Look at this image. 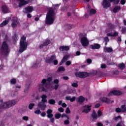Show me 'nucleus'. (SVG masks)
<instances>
[{
  "label": "nucleus",
  "instance_id": "obj_1",
  "mask_svg": "<svg viewBox=\"0 0 126 126\" xmlns=\"http://www.w3.org/2000/svg\"><path fill=\"white\" fill-rule=\"evenodd\" d=\"M53 78L49 77L46 79H43L41 81V84L39 85V91L40 92H47V89H49L51 86V81H52Z\"/></svg>",
  "mask_w": 126,
  "mask_h": 126
},
{
  "label": "nucleus",
  "instance_id": "obj_2",
  "mask_svg": "<svg viewBox=\"0 0 126 126\" xmlns=\"http://www.w3.org/2000/svg\"><path fill=\"white\" fill-rule=\"evenodd\" d=\"M47 9L48 11L45 18V24H47V25H51V24L54 23V21H55V19H54L55 14H56V13H55V9L50 7Z\"/></svg>",
  "mask_w": 126,
  "mask_h": 126
},
{
  "label": "nucleus",
  "instance_id": "obj_3",
  "mask_svg": "<svg viewBox=\"0 0 126 126\" xmlns=\"http://www.w3.org/2000/svg\"><path fill=\"white\" fill-rule=\"evenodd\" d=\"M10 52V49H9L8 44L6 43V41H3L0 49V54L4 57H7Z\"/></svg>",
  "mask_w": 126,
  "mask_h": 126
},
{
  "label": "nucleus",
  "instance_id": "obj_4",
  "mask_svg": "<svg viewBox=\"0 0 126 126\" xmlns=\"http://www.w3.org/2000/svg\"><path fill=\"white\" fill-rule=\"evenodd\" d=\"M26 41V36L23 35L20 39V48L19 52V53H23L24 51H26L27 49V47H28V43Z\"/></svg>",
  "mask_w": 126,
  "mask_h": 126
},
{
  "label": "nucleus",
  "instance_id": "obj_5",
  "mask_svg": "<svg viewBox=\"0 0 126 126\" xmlns=\"http://www.w3.org/2000/svg\"><path fill=\"white\" fill-rule=\"evenodd\" d=\"M16 104V101L14 100H10L8 102H5L2 103L0 105V114H1L2 112V109H7L10 108V107H13Z\"/></svg>",
  "mask_w": 126,
  "mask_h": 126
},
{
  "label": "nucleus",
  "instance_id": "obj_6",
  "mask_svg": "<svg viewBox=\"0 0 126 126\" xmlns=\"http://www.w3.org/2000/svg\"><path fill=\"white\" fill-rule=\"evenodd\" d=\"M75 75L79 78H86L89 76V73L87 72H76L75 73Z\"/></svg>",
  "mask_w": 126,
  "mask_h": 126
},
{
  "label": "nucleus",
  "instance_id": "obj_7",
  "mask_svg": "<svg viewBox=\"0 0 126 126\" xmlns=\"http://www.w3.org/2000/svg\"><path fill=\"white\" fill-rule=\"evenodd\" d=\"M52 113L53 110H52V109H49L46 111L47 118H48V119H50V121L52 124H54V123H55V118H53V117H54V115Z\"/></svg>",
  "mask_w": 126,
  "mask_h": 126
},
{
  "label": "nucleus",
  "instance_id": "obj_8",
  "mask_svg": "<svg viewBox=\"0 0 126 126\" xmlns=\"http://www.w3.org/2000/svg\"><path fill=\"white\" fill-rule=\"evenodd\" d=\"M123 94V92L120 90H113L111 91L108 94V96H112V95H114V96H121V95Z\"/></svg>",
  "mask_w": 126,
  "mask_h": 126
},
{
  "label": "nucleus",
  "instance_id": "obj_9",
  "mask_svg": "<svg viewBox=\"0 0 126 126\" xmlns=\"http://www.w3.org/2000/svg\"><path fill=\"white\" fill-rule=\"evenodd\" d=\"M81 43L83 47H87V46L89 45V41L88 40V39H87V37L84 36L81 39Z\"/></svg>",
  "mask_w": 126,
  "mask_h": 126
},
{
  "label": "nucleus",
  "instance_id": "obj_10",
  "mask_svg": "<svg viewBox=\"0 0 126 126\" xmlns=\"http://www.w3.org/2000/svg\"><path fill=\"white\" fill-rule=\"evenodd\" d=\"M101 4L103 8H105V9L111 7V3H110V2L107 0H103L101 3Z\"/></svg>",
  "mask_w": 126,
  "mask_h": 126
},
{
  "label": "nucleus",
  "instance_id": "obj_11",
  "mask_svg": "<svg viewBox=\"0 0 126 126\" xmlns=\"http://www.w3.org/2000/svg\"><path fill=\"white\" fill-rule=\"evenodd\" d=\"M12 24L11 26L13 28H15L17 26L18 22V18L16 17H14L12 18Z\"/></svg>",
  "mask_w": 126,
  "mask_h": 126
},
{
  "label": "nucleus",
  "instance_id": "obj_12",
  "mask_svg": "<svg viewBox=\"0 0 126 126\" xmlns=\"http://www.w3.org/2000/svg\"><path fill=\"white\" fill-rule=\"evenodd\" d=\"M23 12L27 14V13H31L32 11H33V7L31 6H28L23 9Z\"/></svg>",
  "mask_w": 126,
  "mask_h": 126
},
{
  "label": "nucleus",
  "instance_id": "obj_13",
  "mask_svg": "<svg viewBox=\"0 0 126 126\" xmlns=\"http://www.w3.org/2000/svg\"><path fill=\"white\" fill-rule=\"evenodd\" d=\"M57 59V57L55 56V55H53L51 56L50 59L47 58L45 61V63H53V62H54V60H56Z\"/></svg>",
  "mask_w": 126,
  "mask_h": 126
},
{
  "label": "nucleus",
  "instance_id": "obj_14",
  "mask_svg": "<svg viewBox=\"0 0 126 126\" xmlns=\"http://www.w3.org/2000/svg\"><path fill=\"white\" fill-rule=\"evenodd\" d=\"M91 107H92V105H85L82 113L88 114V113L90 112V111H91Z\"/></svg>",
  "mask_w": 126,
  "mask_h": 126
},
{
  "label": "nucleus",
  "instance_id": "obj_15",
  "mask_svg": "<svg viewBox=\"0 0 126 126\" xmlns=\"http://www.w3.org/2000/svg\"><path fill=\"white\" fill-rule=\"evenodd\" d=\"M37 106L39 108H40L41 110L42 111H45V110H46V108H47V105H46V104H45L44 102H39L37 104Z\"/></svg>",
  "mask_w": 126,
  "mask_h": 126
},
{
  "label": "nucleus",
  "instance_id": "obj_16",
  "mask_svg": "<svg viewBox=\"0 0 126 126\" xmlns=\"http://www.w3.org/2000/svg\"><path fill=\"white\" fill-rule=\"evenodd\" d=\"M51 44V41L48 39H46L45 40V42L42 44L39 45V48L42 49L43 47H46Z\"/></svg>",
  "mask_w": 126,
  "mask_h": 126
},
{
  "label": "nucleus",
  "instance_id": "obj_17",
  "mask_svg": "<svg viewBox=\"0 0 126 126\" xmlns=\"http://www.w3.org/2000/svg\"><path fill=\"white\" fill-rule=\"evenodd\" d=\"M90 48L92 50H99L101 48V45L98 43H95L94 45H91Z\"/></svg>",
  "mask_w": 126,
  "mask_h": 126
},
{
  "label": "nucleus",
  "instance_id": "obj_18",
  "mask_svg": "<svg viewBox=\"0 0 126 126\" xmlns=\"http://www.w3.org/2000/svg\"><path fill=\"white\" fill-rule=\"evenodd\" d=\"M29 1H26L25 0H20L19 1L18 6L19 7H22V6H24V5H26V4H28Z\"/></svg>",
  "mask_w": 126,
  "mask_h": 126
},
{
  "label": "nucleus",
  "instance_id": "obj_19",
  "mask_svg": "<svg viewBox=\"0 0 126 126\" xmlns=\"http://www.w3.org/2000/svg\"><path fill=\"white\" fill-rule=\"evenodd\" d=\"M1 9L2 12L4 14L6 13H9V10L8 9V8L7 7V6H6L5 5H3L1 6Z\"/></svg>",
  "mask_w": 126,
  "mask_h": 126
},
{
  "label": "nucleus",
  "instance_id": "obj_20",
  "mask_svg": "<svg viewBox=\"0 0 126 126\" xmlns=\"http://www.w3.org/2000/svg\"><path fill=\"white\" fill-rule=\"evenodd\" d=\"M100 101L103 103H106V104H110L111 103V99L107 97H101Z\"/></svg>",
  "mask_w": 126,
  "mask_h": 126
},
{
  "label": "nucleus",
  "instance_id": "obj_21",
  "mask_svg": "<svg viewBox=\"0 0 126 126\" xmlns=\"http://www.w3.org/2000/svg\"><path fill=\"white\" fill-rule=\"evenodd\" d=\"M76 101L79 104H82L85 101V98L83 96H80L77 98Z\"/></svg>",
  "mask_w": 126,
  "mask_h": 126
},
{
  "label": "nucleus",
  "instance_id": "obj_22",
  "mask_svg": "<svg viewBox=\"0 0 126 126\" xmlns=\"http://www.w3.org/2000/svg\"><path fill=\"white\" fill-rule=\"evenodd\" d=\"M59 50L61 52H63V51H66V52H67V51L69 50V47L66 46H60Z\"/></svg>",
  "mask_w": 126,
  "mask_h": 126
},
{
  "label": "nucleus",
  "instance_id": "obj_23",
  "mask_svg": "<svg viewBox=\"0 0 126 126\" xmlns=\"http://www.w3.org/2000/svg\"><path fill=\"white\" fill-rule=\"evenodd\" d=\"M120 10H121V6L120 5L115 6L113 9L114 13H117V12H119Z\"/></svg>",
  "mask_w": 126,
  "mask_h": 126
},
{
  "label": "nucleus",
  "instance_id": "obj_24",
  "mask_svg": "<svg viewBox=\"0 0 126 126\" xmlns=\"http://www.w3.org/2000/svg\"><path fill=\"white\" fill-rule=\"evenodd\" d=\"M92 118H93V121H95L97 120V118H98V116L97 115V113L95 111H94L93 113L92 114Z\"/></svg>",
  "mask_w": 126,
  "mask_h": 126
},
{
  "label": "nucleus",
  "instance_id": "obj_25",
  "mask_svg": "<svg viewBox=\"0 0 126 126\" xmlns=\"http://www.w3.org/2000/svg\"><path fill=\"white\" fill-rule=\"evenodd\" d=\"M41 102L47 103V95L46 94H42L41 96Z\"/></svg>",
  "mask_w": 126,
  "mask_h": 126
},
{
  "label": "nucleus",
  "instance_id": "obj_26",
  "mask_svg": "<svg viewBox=\"0 0 126 126\" xmlns=\"http://www.w3.org/2000/svg\"><path fill=\"white\" fill-rule=\"evenodd\" d=\"M9 21L8 20H5L1 24H0V27H3L5 26L7 24H8Z\"/></svg>",
  "mask_w": 126,
  "mask_h": 126
},
{
  "label": "nucleus",
  "instance_id": "obj_27",
  "mask_svg": "<svg viewBox=\"0 0 126 126\" xmlns=\"http://www.w3.org/2000/svg\"><path fill=\"white\" fill-rule=\"evenodd\" d=\"M104 51H106L107 53H112L113 52V48L111 47H104Z\"/></svg>",
  "mask_w": 126,
  "mask_h": 126
},
{
  "label": "nucleus",
  "instance_id": "obj_28",
  "mask_svg": "<svg viewBox=\"0 0 126 126\" xmlns=\"http://www.w3.org/2000/svg\"><path fill=\"white\" fill-rule=\"evenodd\" d=\"M119 68H120L121 70H123V69H124V68H126V64L124 63H120L118 65Z\"/></svg>",
  "mask_w": 126,
  "mask_h": 126
},
{
  "label": "nucleus",
  "instance_id": "obj_29",
  "mask_svg": "<svg viewBox=\"0 0 126 126\" xmlns=\"http://www.w3.org/2000/svg\"><path fill=\"white\" fill-rule=\"evenodd\" d=\"M48 103L50 105H55V104H56V100L53 99H51L48 100Z\"/></svg>",
  "mask_w": 126,
  "mask_h": 126
},
{
  "label": "nucleus",
  "instance_id": "obj_30",
  "mask_svg": "<svg viewBox=\"0 0 126 126\" xmlns=\"http://www.w3.org/2000/svg\"><path fill=\"white\" fill-rule=\"evenodd\" d=\"M64 70H65V68H64L63 66H60L58 68L57 71L61 72V71H64Z\"/></svg>",
  "mask_w": 126,
  "mask_h": 126
},
{
  "label": "nucleus",
  "instance_id": "obj_31",
  "mask_svg": "<svg viewBox=\"0 0 126 126\" xmlns=\"http://www.w3.org/2000/svg\"><path fill=\"white\" fill-rule=\"evenodd\" d=\"M107 65H115V63L113 62L108 60L106 63Z\"/></svg>",
  "mask_w": 126,
  "mask_h": 126
},
{
  "label": "nucleus",
  "instance_id": "obj_32",
  "mask_svg": "<svg viewBox=\"0 0 126 126\" xmlns=\"http://www.w3.org/2000/svg\"><path fill=\"white\" fill-rule=\"evenodd\" d=\"M65 27H66V29H67V30H70V29H71V28H72V25L71 24H67L65 25Z\"/></svg>",
  "mask_w": 126,
  "mask_h": 126
},
{
  "label": "nucleus",
  "instance_id": "obj_33",
  "mask_svg": "<svg viewBox=\"0 0 126 126\" xmlns=\"http://www.w3.org/2000/svg\"><path fill=\"white\" fill-rule=\"evenodd\" d=\"M121 108L122 110V112L123 113H126V104L122 105L121 106Z\"/></svg>",
  "mask_w": 126,
  "mask_h": 126
},
{
  "label": "nucleus",
  "instance_id": "obj_34",
  "mask_svg": "<svg viewBox=\"0 0 126 126\" xmlns=\"http://www.w3.org/2000/svg\"><path fill=\"white\" fill-rule=\"evenodd\" d=\"M55 119H57V120H59L62 117V114L61 113H56L55 115Z\"/></svg>",
  "mask_w": 126,
  "mask_h": 126
},
{
  "label": "nucleus",
  "instance_id": "obj_35",
  "mask_svg": "<svg viewBox=\"0 0 126 126\" xmlns=\"http://www.w3.org/2000/svg\"><path fill=\"white\" fill-rule=\"evenodd\" d=\"M121 32L122 34H125V33H126V27H125V26L122 27Z\"/></svg>",
  "mask_w": 126,
  "mask_h": 126
},
{
  "label": "nucleus",
  "instance_id": "obj_36",
  "mask_svg": "<svg viewBox=\"0 0 126 126\" xmlns=\"http://www.w3.org/2000/svg\"><path fill=\"white\" fill-rule=\"evenodd\" d=\"M11 84H15L16 83V79L15 78H12L10 80Z\"/></svg>",
  "mask_w": 126,
  "mask_h": 126
},
{
  "label": "nucleus",
  "instance_id": "obj_37",
  "mask_svg": "<svg viewBox=\"0 0 126 126\" xmlns=\"http://www.w3.org/2000/svg\"><path fill=\"white\" fill-rule=\"evenodd\" d=\"M34 106H35L34 103H30L29 105V109L30 110H32V109H33V108H34Z\"/></svg>",
  "mask_w": 126,
  "mask_h": 126
},
{
  "label": "nucleus",
  "instance_id": "obj_38",
  "mask_svg": "<svg viewBox=\"0 0 126 126\" xmlns=\"http://www.w3.org/2000/svg\"><path fill=\"white\" fill-rule=\"evenodd\" d=\"M90 14H95L96 13V10L95 9H91L90 11Z\"/></svg>",
  "mask_w": 126,
  "mask_h": 126
},
{
  "label": "nucleus",
  "instance_id": "obj_39",
  "mask_svg": "<svg viewBox=\"0 0 126 126\" xmlns=\"http://www.w3.org/2000/svg\"><path fill=\"white\" fill-rule=\"evenodd\" d=\"M13 41H17V35L14 34L12 37Z\"/></svg>",
  "mask_w": 126,
  "mask_h": 126
},
{
  "label": "nucleus",
  "instance_id": "obj_40",
  "mask_svg": "<svg viewBox=\"0 0 126 126\" xmlns=\"http://www.w3.org/2000/svg\"><path fill=\"white\" fill-rule=\"evenodd\" d=\"M71 86L74 87V88H77V87H78V84L76 83H73L71 84Z\"/></svg>",
  "mask_w": 126,
  "mask_h": 126
},
{
  "label": "nucleus",
  "instance_id": "obj_41",
  "mask_svg": "<svg viewBox=\"0 0 126 126\" xmlns=\"http://www.w3.org/2000/svg\"><path fill=\"white\" fill-rule=\"evenodd\" d=\"M122 111H123V110H122V108L121 109L119 107H118L116 109V113H122V112H123Z\"/></svg>",
  "mask_w": 126,
  "mask_h": 126
},
{
  "label": "nucleus",
  "instance_id": "obj_42",
  "mask_svg": "<svg viewBox=\"0 0 126 126\" xmlns=\"http://www.w3.org/2000/svg\"><path fill=\"white\" fill-rule=\"evenodd\" d=\"M68 57L66 56H65L63 57V59L62 60V61H63V62H64V63H65V62H66V61H67V59H68Z\"/></svg>",
  "mask_w": 126,
  "mask_h": 126
},
{
  "label": "nucleus",
  "instance_id": "obj_43",
  "mask_svg": "<svg viewBox=\"0 0 126 126\" xmlns=\"http://www.w3.org/2000/svg\"><path fill=\"white\" fill-rule=\"evenodd\" d=\"M34 113H35L36 115H40V114H41V110L39 109H37L34 111Z\"/></svg>",
  "mask_w": 126,
  "mask_h": 126
},
{
  "label": "nucleus",
  "instance_id": "obj_44",
  "mask_svg": "<svg viewBox=\"0 0 126 126\" xmlns=\"http://www.w3.org/2000/svg\"><path fill=\"white\" fill-rule=\"evenodd\" d=\"M41 65L40 63H37V62L32 65V67H38V65Z\"/></svg>",
  "mask_w": 126,
  "mask_h": 126
},
{
  "label": "nucleus",
  "instance_id": "obj_45",
  "mask_svg": "<svg viewBox=\"0 0 126 126\" xmlns=\"http://www.w3.org/2000/svg\"><path fill=\"white\" fill-rule=\"evenodd\" d=\"M29 87H30L29 85H28L26 87L25 90H24L25 93H27L28 92V89H29Z\"/></svg>",
  "mask_w": 126,
  "mask_h": 126
},
{
  "label": "nucleus",
  "instance_id": "obj_46",
  "mask_svg": "<svg viewBox=\"0 0 126 126\" xmlns=\"http://www.w3.org/2000/svg\"><path fill=\"white\" fill-rule=\"evenodd\" d=\"M60 86V85L59 84H55L54 85V89L55 90H58V89L59 88V87Z\"/></svg>",
  "mask_w": 126,
  "mask_h": 126
},
{
  "label": "nucleus",
  "instance_id": "obj_47",
  "mask_svg": "<svg viewBox=\"0 0 126 126\" xmlns=\"http://www.w3.org/2000/svg\"><path fill=\"white\" fill-rule=\"evenodd\" d=\"M119 35V32H114L113 34H112V37H117V36Z\"/></svg>",
  "mask_w": 126,
  "mask_h": 126
},
{
  "label": "nucleus",
  "instance_id": "obj_48",
  "mask_svg": "<svg viewBox=\"0 0 126 126\" xmlns=\"http://www.w3.org/2000/svg\"><path fill=\"white\" fill-rule=\"evenodd\" d=\"M53 82L55 84H59V83L60 82V80L58 79H56L54 80Z\"/></svg>",
  "mask_w": 126,
  "mask_h": 126
},
{
  "label": "nucleus",
  "instance_id": "obj_49",
  "mask_svg": "<svg viewBox=\"0 0 126 126\" xmlns=\"http://www.w3.org/2000/svg\"><path fill=\"white\" fill-rule=\"evenodd\" d=\"M23 121H28V120H29V117H28V116H24L22 118Z\"/></svg>",
  "mask_w": 126,
  "mask_h": 126
},
{
  "label": "nucleus",
  "instance_id": "obj_50",
  "mask_svg": "<svg viewBox=\"0 0 126 126\" xmlns=\"http://www.w3.org/2000/svg\"><path fill=\"white\" fill-rule=\"evenodd\" d=\"M87 63L89 64H90L91 63H92V60L90 59H87Z\"/></svg>",
  "mask_w": 126,
  "mask_h": 126
},
{
  "label": "nucleus",
  "instance_id": "obj_51",
  "mask_svg": "<svg viewBox=\"0 0 126 126\" xmlns=\"http://www.w3.org/2000/svg\"><path fill=\"white\" fill-rule=\"evenodd\" d=\"M76 100V97L75 96H73L72 98L71 97L70 102H74Z\"/></svg>",
  "mask_w": 126,
  "mask_h": 126
},
{
  "label": "nucleus",
  "instance_id": "obj_52",
  "mask_svg": "<svg viewBox=\"0 0 126 126\" xmlns=\"http://www.w3.org/2000/svg\"><path fill=\"white\" fill-rule=\"evenodd\" d=\"M59 112H60L61 113H63V111H64L63 108V107H60L58 108Z\"/></svg>",
  "mask_w": 126,
  "mask_h": 126
},
{
  "label": "nucleus",
  "instance_id": "obj_53",
  "mask_svg": "<svg viewBox=\"0 0 126 126\" xmlns=\"http://www.w3.org/2000/svg\"><path fill=\"white\" fill-rule=\"evenodd\" d=\"M121 115H119L117 117H115L114 118V120L115 121H118V120H119V119H121Z\"/></svg>",
  "mask_w": 126,
  "mask_h": 126
},
{
  "label": "nucleus",
  "instance_id": "obj_54",
  "mask_svg": "<svg viewBox=\"0 0 126 126\" xmlns=\"http://www.w3.org/2000/svg\"><path fill=\"white\" fill-rule=\"evenodd\" d=\"M66 114H70V110H69V108L67 107L65 111Z\"/></svg>",
  "mask_w": 126,
  "mask_h": 126
},
{
  "label": "nucleus",
  "instance_id": "obj_55",
  "mask_svg": "<svg viewBox=\"0 0 126 126\" xmlns=\"http://www.w3.org/2000/svg\"><path fill=\"white\" fill-rule=\"evenodd\" d=\"M120 2L122 5H124V4H126V0H121Z\"/></svg>",
  "mask_w": 126,
  "mask_h": 126
},
{
  "label": "nucleus",
  "instance_id": "obj_56",
  "mask_svg": "<svg viewBox=\"0 0 126 126\" xmlns=\"http://www.w3.org/2000/svg\"><path fill=\"white\" fill-rule=\"evenodd\" d=\"M64 125H69V120H66L64 121Z\"/></svg>",
  "mask_w": 126,
  "mask_h": 126
},
{
  "label": "nucleus",
  "instance_id": "obj_57",
  "mask_svg": "<svg viewBox=\"0 0 126 126\" xmlns=\"http://www.w3.org/2000/svg\"><path fill=\"white\" fill-rule=\"evenodd\" d=\"M97 116L99 117H101V116H102V112L100 110H99L97 112Z\"/></svg>",
  "mask_w": 126,
  "mask_h": 126
},
{
  "label": "nucleus",
  "instance_id": "obj_58",
  "mask_svg": "<svg viewBox=\"0 0 126 126\" xmlns=\"http://www.w3.org/2000/svg\"><path fill=\"white\" fill-rule=\"evenodd\" d=\"M108 27L111 29H113L114 28V25L111 23H109L108 24Z\"/></svg>",
  "mask_w": 126,
  "mask_h": 126
},
{
  "label": "nucleus",
  "instance_id": "obj_59",
  "mask_svg": "<svg viewBox=\"0 0 126 126\" xmlns=\"http://www.w3.org/2000/svg\"><path fill=\"white\" fill-rule=\"evenodd\" d=\"M53 63L54 64V65H57V64H58L59 61H58V60H53Z\"/></svg>",
  "mask_w": 126,
  "mask_h": 126
},
{
  "label": "nucleus",
  "instance_id": "obj_60",
  "mask_svg": "<svg viewBox=\"0 0 126 126\" xmlns=\"http://www.w3.org/2000/svg\"><path fill=\"white\" fill-rule=\"evenodd\" d=\"M120 73L119 70H115L113 72V74H115L116 75H118Z\"/></svg>",
  "mask_w": 126,
  "mask_h": 126
},
{
  "label": "nucleus",
  "instance_id": "obj_61",
  "mask_svg": "<svg viewBox=\"0 0 126 126\" xmlns=\"http://www.w3.org/2000/svg\"><path fill=\"white\" fill-rule=\"evenodd\" d=\"M70 64H71V62H70V61H67L66 62V65H67V66H68L69 65H70Z\"/></svg>",
  "mask_w": 126,
  "mask_h": 126
},
{
  "label": "nucleus",
  "instance_id": "obj_62",
  "mask_svg": "<svg viewBox=\"0 0 126 126\" xmlns=\"http://www.w3.org/2000/svg\"><path fill=\"white\" fill-rule=\"evenodd\" d=\"M120 2V0H114V3L115 4H119V3Z\"/></svg>",
  "mask_w": 126,
  "mask_h": 126
},
{
  "label": "nucleus",
  "instance_id": "obj_63",
  "mask_svg": "<svg viewBox=\"0 0 126 126\" xmlns=\"http://www.w3.org/2000/svg\"><path fill=\"white\" fill-rule=\"evenodd\" d=\"M101 68H107V65L105 64H102L101 66Z\"/></svg>",
  "mask_w": 126,
  "mask_h": 126
},
{
  "label": "nucleus",
  "instance_id": "obj_64",
  "mask_svg": "<svg viewBox=\"0 0 126 126\" xmlns=\"http://www.w3.org/2000/svg\"><path fill=\"white\" fill-rule=\"evenodd\" d=\"M104 41H105V42H109V41H110V40L109 39V37H105V38H104Z\"/></svg>",
  "mask_w": 126,
  "mask_h": 126
}]
</instances>
